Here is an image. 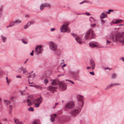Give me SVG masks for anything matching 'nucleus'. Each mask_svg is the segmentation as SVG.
<instances>
[{
    "instance_id": "19",
    "label": "nucleus",
    "mask_w": 124,
    "mask_h": 124,
    "mask_svg": "<svg viewBox=\"0 0 124 124\" xmlns=\"http://www.w3.org/2000/svg\"><path fill=\"white\" fill-rule=\"evenodd\" d=\"M14 121L15 123L16 124H23V122L22 121H19L17 119H15Z\"/></svg>"
},
{
    "instance_id": "63",
    "label": "nucleus",
    "mask_w": 124,
    "mask_h": 124,
    "mask_svg": "<svg viewBox=\"0 0 124 124\" xmlns=\"http://www.w3.org/2000/svg\"><path fill=\"white\" fill-rule=\"evenodd\" d=\"M67 64H64L63 65H62V67H65V66Z\"/></svg>"
},
{
    "instance_id": "55",
    "label": "nucleus",
    "mask_w": 124,
    "mask_h": 124,
    "mask_svg": "<svg viewBox=\"0 0 124 124\" xmlns=\"http://www.w3.org/2000/svg\"><path fill=\"white\" fill-rule=\"evenodd\" d=\"M109 85V86H110L109 87H110V88L112 86H113V84H112L110 85Z\"/></svg>"
},
{
    "instance_id": "5",
    "label": "nucleus",
    "mask_w": 124,
    "mask_h": 124,
    "mask_svg": "<svg viewBox=\"0 0 124 124\" xmlns=\"http://www.w3.org/2000/svg\"><path fill=\"white\" fill-rule=\"evenodd\" d=\"M74 106V103L72 101H70L68 102L65 106L66 108L70 109L73 108Z\"/></svg>"
},
{
    "instance_id": "47",
    "label": "nucleus",
    "mask_w": 124,
    "mask_h": 124,
    "mask_svg": "<svg viewBox=\"0 0 124 124\" xmlns=\"http://www.w3.org/2000/svg\"><path fill=\"white\" fill-rule=\"evenodd\" d=\"M84 14H86V15H87L88 16H89L90 15V14L88 12H86Z\"/></svg>"
},
{
    "instance_id": "49",
    "label": "nucleus",
    "mask_w": 124,
    "mask_h": 124,
    "mask_svg": "<svg viewBox=\"0 0 124 124\" xmlns=\"http://www.w3.org/2000/svg\"><path fill=\"white\" fill-rule=\"evenodd\" d=\"M55 30V28H52L51 29V31H53Z\"/></svg>"
},
{
    "instance_id": "23",
    "label": "nucleus",
    "mask_w": 124,
    "mask_h": 124,
    "mask_svg": "<svg viewBox=\"0 0 124 124\" xmlns=\"http://www.w3.org/2000/svg\"><path fill=\"white\" fill-rule=\"evenodd\" d=\"M1 40L3 41V42H5L7 38L3 36H1Z\"/></svg>"
},
{
    "instance_id": "45",
    "label": "nucleus",
    "mask_w": 124,
    "mask_h": 124,
    "mask_svg": "<svg viewBox=\"0 0 124 124\" xmlns=\"http://www.w3.org/2000/svg\"><path fill=\"white\" fill-rule=\"evenodd\" d=\"M23 71V73H25L27 72V70L25 68H24Z\"/></svg>"
},
{
    "instance_id": "29",
    "label": "nucleus",
    "mask_w": 124,
    "mask_h": 124,
    "mask_svg": "<svg viewBox=\"0 0 124 124\" xmlns=\"http://www.w3.org/2000/svg\"><path fill=\"white\" fill-rule=\"evenodd\" d=\"M44 6V5L43 3L40 6V10L42 11L45 8Z\"/></svg>"
},
{
    "instance_id": "16",
    "label": "nucleus",
    "mask_w": 124,
    "mask_h": 124,
    "mask_svg": "<svg viewBox=\"0 0 124 124\" xmlns=\"http://www.w3.org/2000/svg\"><path fill=\"white\" fill-rule=\"evenodd\" d=\"M43 85H42L39 84L38 85H35V88H36L41 89L43 87Z\"/></svg>"
},
{
    "instance_id": "24",
    "label": "nucleus",
    "mask_w": 124,
    "mask_h": 124,
    "mask_svg": "<svg viewBox=\"0 0 124 124\" xmlns=\"http://www.w3.org/2000/svg\"><path fill=\"white\" fill-rule=\"evenodd\" d=\"M79 98L78 99V101L80 102H82L83 100L82 98H83V96L81 95H79Z\"/></svg>"
},
{
    "instance_id": "20",
    "label": "nucleus",
    "mask_w": 124,
    "mask_h": 124,
    "mask_svg": "<svg viewBox=\"0 0 124 124\" xmlns=\"http://www.w3.org/2000/svg\"><path fill=\"white\" fill-rule=\"evenodd\" d=\"M3 7L1 6L0 7V18H1L2 15V10Z\"/></svg>"
},
{
    "instance_id": "22",
    "label": "nucleus",
    "mask_w": 124,
    "mask_h": 124,
    "mask_svg": "<svg viewBox=\"0 0 124 124\" xmlns=\"http://www.w3.org/2000/svg\"><path fill=\"white\" fill-rule=\"evenodd\" d=\"M32 100H31L29 99H27V104L29 106H31L32 104Z\"/></svg>"
},
{
    "instance_id": "42",
    "label": "nucleus",
    "mask_w": 124,
    "mask_h": 124,
    "mask_svg": "<svg viewBox=\"0 0 124 124\" xmlns=\"http://www.w3.org/2000/svg\"><path fill=\"white\" fill-rule=\"evenodd\" d=\"M113 86H114L116 85H120V83H115L113 84Z\"/></svg>"
},
{
    "instance_id": "25",
    "label": "nucleus",
    "mask_w": 124,
    "mask_h": 124,
    "mask_svg": "<svg viewBox=\"0 0 124 124\" xmlns=\"http://www.w3.org/2000/svg\"><path fill=\"white\" fill-rule=\"evenodd\" d=\"M4 102L5 103L6 105L9 104H10L11 103V101H10L7 100H4Z\"/></svg>"
},
{
    "instance_id": "3",
    "label": "nucleus",
    "mask_w": 124,
    "mask_h": 124,
    "mask_svg": "<svg viewBox=\"0 0 124 124\" xmlns=\"http://www.w3.org/2000/svg\"><path fill=\"white\" fill-rule=\"evenodd\" d=\"M50 49L53 51L58 50L57 49V46L56 43L53 42H50L49 43Z\"/></svg>"
},
{
    "instance_id": "40",
    "label": "nucleus",
    "mask_w": 124,
    "mask_h": 124,
    "mask_svg": "<svg viewBox=\"0 0 124 124\" xmlns=\"http://www.w3.org/2000/svg\"><path fill=\"white\" fill-rule=\"evenodd\" d=\"M6 80H7V82L8 84V85H9L10 82V81L8 80L7 77L6 78Z\"/></svg>"
},
{
    "instance_id": "26",
    "label": "nucleus",
    "mask_w": 124,
    "mask_h": 124,
    "mask_svg": "<svg viewBox=\"0 0 124 124\" xmlns=\"http://www.w3.org/2000/svg\"><path fill=\"white\" fill-rule=\"evenodd\" d=\"M48 89L50 90H54L55 89V87L50 86L48 87Z\"/></svg>"
},
{
    "instance_id": "50",
    "label": "nucleus",
    "mask_w": 124,
    "mask_h": 124,
    "mask_svg": "<svg viewBox=\"0 0 124 124\" xmlns=\"http://www.w3.org/2000/svg\"><path fill=\"white\" fill-rule=\"evenodd\" d=\"M95 25H96V24L95 23H94V24H91L90 26H91L92 27H94V26H95Z\"/></svg>"
},
{
    "instance_id": "39",
    "label": "nucleus",
    "mask_w": 124,
    "mask_h": 124,
    "mask_svg": "<svg viewBox=\"0 0 124 124\" xmlns=\"http://www.w3.org/2000/svg\"><path fill=\"white\" fill-rule=\"evenodd\" d=\"M14 25V23L12 21L10 22V24L9 25V27L13 26Z\"/></svg>"
},
{
    "instance_id": "57",
    "label": "nucleus",
    "mask_w": 124,
    "mask_h": 124,
    "mask_svg": "<svg viewBox=\"0 0 124 124\" xmlns=\"http://www.w3.org/2000/svg\"><path fill=\"white\" fill-rule=\"evenodd\" d=\"M108 11H109L110 12H112L113 11V10L109 9L108 10Z\"/></svg>"
},
{
    "instance_id": "43",
    "label": "nucleus",
    "mask_w": 124,
    "mask_h": 124,
    "mask_svg": "<svg viewBox=\"0 0 124 124\" xmlns=\"http://www.w3.org/2000/svg\"><path fill=\"white\" fill-rule=\"evenodd\" d=\"M66 81H68L70 82V83H71L72 84H74V82H73L72 81L70 80L66 79Z\"/></svg>"
},
{
    "instance_id": "46",
    "label": "nucleus",
    "mask_w": 124,
    "mask_h": 124,
    "mask_svg": "<svg viewBox=\"0 0 124 124\" xmlns=\"http://www.w3.org/2000/svg\"><path fill=\"white\" fill-rule=\"evenodd\" d=\"M89 73L91 75H94V73L93 71L90 72Z\"/></svg>"
},
{
    "instance_id": "11",
    "label": "nucleus",
    "mask_w": 124,
    "mask_h": 124,
    "mask_svg": "<svg viewBox=\"0 0 124 124\" xmlns=\"http://www.w3.org/2000/svg\"><path fill=\"white\" fill-rule=\"evenodd\" d=\"M51 81H52L51 84L54 85H56L58 84L60 82L59 80H57L52 79L51 80Z\"/></svg>"
},
{
    "instance_id": "44",
    "label": "nucleus",
    "mask_w": 124,
    "mask_h": 124,
    "mask_svg": "<svg viewBox=\"0 0 124 124\" xmlns=\"http://www.w3.org/2000/svg\"><path fill=\"white\" fill-rule=\"evenodd\" d=\"M101 21L102 24H103L105 23V21H106V20H103L101 19Z\"/></svg>"
},
{
    "instance_id": "7",
    "label": "nucleus",
    "mask_w": 124,
    "mask_h": 124,
    "mask_svg": "<svg viewBox=\"0 0 124 124\" xmlns=\"http://www.w3.org/2000/svg\"><path fill=\"white\" fill-rule=\"evenodd\" d=\"M69 24V22H65L62 25V32H66L67 31H70V30L68 29V26Z\"/></svg>"
},
{
    "instance_id": "2",
    "label": "nucleus",
    "mask_w": 124,
    "mask_h": 124,
    "mask_svg": "<svg viewBox=\"0 0 124 124\" xmlns=\"http://www.w3.org/2000/svg\"><path fill=\"white\" fill-rule=\"evenodd\" d=\"M95 36L93 30L91 29H89L85 34V38L86 39H91L95 38Z\"/></svg>"
},
{
    "instance_id": "41",
    "label": "nucleus",
    "mask_w": 124,
    "mask_h": 124,
    "mask_svg": "<svg viewBox=\"0 0 124 124\" xmlns=\"http://www.w3.org/2000/svg\"><path fill=\"white\" fill-rule=\"evenodd\" d=\"M35 23V21H32L31 22H28L29 23L30 25V26L31 25L33 24L34 23Z\"/></svg>"
},
{
    "instance_id": "61",
    "label": "nucleus",
    "mask_w": 124,
    "mask_h": 124,
    "mask_svg": "<svg viewBox=\"0 0 124 124\" xmlns=\"http://www.w3.org/2000/svg\"><path fill=\"white\" fill-rule=\"evenodd\" d=\"M35 86V85H30V86H31V87H35V86Z\"/></svg>"
},
{
    "instance_id": "51",
    "label": "nucleus",
    "mask_w": 124,
    "mask_h": 124,
    "mask_svg": "<svg viewBox=\"0 0 124 124\" xmlns=\"http://www.w3.org/2000/svg\"><path fill=\"white\" fill-rule=\"evenodd\" d=\"M86 2L85 1V0L84 1H82L79 4H82L83 3H84V2Z\"/></svg>"
},
{
    "instance_id": "48",
    "label": "nucleus",
    "mask_w": 124,
    "mask_h": 124,
    "mask_svg": "<svg viewBox=\"0 0 124 124\" xmlns=\"http://www.w3.org/2000/svg\"><path fill=\"white\" fill-rule=\"evenodd\" d=\"M109 86H109V85H108L107 86V87H106V88H105V90H107L108 89H109V88H110V87Z\"/></svg>"
},
{
    "instance_id": "58",
    "label": "nucleus",
    "mask_w": 124,
    "mask_h": 124,
    "mask_svg": "<svg viewBox=\"0 0 124 124\" xmlns=\"http://www.w3.org/2000/svg\"><path fill=\"white\" fill-rule=\"evenodd\" d=\"M30 55L31 56L33 55V53L31 52L30 54Z\"/></svg>"
},
{
    "instance_id": "13",
    "label": "nucleus",
    "mask_w": 124,
    "mask_h": 124,
    "mask_svg": "<svg viewBox=\"0 0 124 124\" xmlns=\"http://www.w3.org/2000/svg\"><path fill=\"white\" fill-rule=\"evenodd\" d=\"M57 116V115L55 114L51 115L50 116V120L52 122H54V118Z\"/></svg>"
},
{
    "instance_id": "10",
    "label": "nucleus",
    "mask_w": 124,
    "mask_h": 124,
    "mask_svg": "<svg viewBox=\"0 0 124 124\" xmlns=\"http://www.w3.org/2000/svg\"><path fill=\"white\" fill-rule=\"evenodd\" d=\"M42 101L43 100L42 97H40L39 98L34 100V102L38 104L39 103L40 104L42 102Z\"/></svg>"
},
{
    "instance_id": "54",
    "label": "nucleus",
    "mask_w": 124,
    "mask_h": 124,
    "mask_svg": "<svg viewBox=\"0 0 124 124\" xmlns=\"http://www.w3.org/2000/svg\"><path fill=\"white\" fill-rule=\"evenodd\" d=\"M16 77L18 78H21V76L20 75H17L16 76Z\"/></svg>"
},
{
    "instance_id": "32",
    "label": "nucleus",
    "mask_w": 124,
    "mask_h": 124,
    "mask_svg": "<svg viewBox=\"0 0 124 124\" xmlns=\"http://www.w3.org/2000/svg\"><path fill=\"white\" fill-rule=\"evenodd\" d=\"M24 68L22 67H21L18 69V71L19 72L21 73L22 71H23Z\"/></svg>"
},
{
    "instance_id": "59",
    "label": "nucleus",
    "mask_w": 124,
    "mask_h": 124,
    "mask_svg": "<svg viewBox=\"0 0 124 124\" xmlns=\"http://www.w3.org/2000/svg\"><path fill=\"white\" fill-rule=\"evenodd\" d=\"M121 59L124 62V57H122L121 58Z\"/></svg>"
},
{
    "instance_id": "37",
    "label": "nucleus",
    "mask_w": 124,
    "mask_h": 124,
    "mask_svg": "<svg viewBox=\"0 0 124 124\" xmlns=\"http://www.w3.org/2000/svg\"><path fill=\"white\" fill-rule=\"evenodd\" d=\"M28 110L29 111H33L34 110V109L32 107H30L28 108Z\"/></svg>"
},
{
    "instance_id": "1",
    "label": "nucleus",
    "mask_w": 124,
    "mask_h": 124,
    "mask_svg": "<svg viewBox=\"0 0 124 124\" xmlns=\"http://www.w3.org/2000/svg\"><path fill=\"white\" fill-rule=\"evenodd\" d=\"M108 39H112L114 42L118 41L120 43L124 44V32L117 33L114 36H113L112 34H110Z\"/></svg>"
},
{
    "instance_id": "21",
    "label": "nucleus",
    "mask_w": 124,
    "mask_h": 124,
    "mask_svg": "<svg viewBox=\"0 0 124 124\" xmlns=\"http://www.w3.org/2000/svg\"><path fill=\"white\" fill-rule=\"evenodd\" d=\"M35 75L34 73H33V74H30L29 75L28 77V81H29V79L31 78H33L35 77Z\"/></svg>"
},
{
    "instance_id": "36",
    "label": "nucleus",
    "mask_w": 124,
    "mask_h": 124,
    "mask_svg": "<svg viewBox=\"0 0 124 124\" xmlns=\"http://www.w3.org/2000/svg\"><path fill=\"white\" fill-rule=\"evenodd\" d=\"M32 124H39V123L37 121L35 120L32 122Z\"/></svg>"
},
{
    "instance_id": "8",
    "label": "nucleus",
    "mask_w": 124,
    "mask_h": 124,
    "mask_svg": "<svg viewBox=\"0 0 124 124\" xmlns=\"http://www.w3.org/2000/svg\"><path fill=\"white\" fill-rule=\"evenodd\" d=\"M71 34L75 38L77 42L80 44H81L82 43V42L81 41V39L79 37L73 33H71Z\"/></svg>"
},
{
    "instance_id": "52",
    "label": "nucleus",
    "mask_w": 124,
    "mask_h": 124,
    "mask_svg": "<svg viewBox=\"0 0 124 124\" xmlns=\"http://www.w3.org/2000/svg\"><path fill=\"white\" fill-rule=\"evenodd\" d=\"M106 43L107 44H109L111 43V41L108 40H107Z\"/></svg>"
},
{
    "instance_id": "14",
    "label": "nucleus",
    "mask_w": 124,
    "mask_h": 124,
    "mask_svg": "<svg viewBox=\"0 0 124 124\" xmlns=\"http://www.w3.org/2000/svg\"><path fill=\"white\" fill-rule=\"evenodd\" d=\"M12 21L14 23V25L15 24L20 23H21V21L20 20L17 19L15 20L14 21Z\"/></svg>"
},
{
    "instance_id": "18",
    "label": "nucleus",
    "mask_w": 124,
    "mask_h": 124,
    "mask_svg": "<svg viewBox=\"0 0 124 124\" xmlns=\"http://www.w3.org/2000/svg\"><path fill=\"white\" fill-rule=\"evenodd\" d=\"M44 5V6L45 7L48 8H50L51 7V5L48 3H43Z\"/></svg>"
},
{
    "instance_id": "62",
    "label": "nucleus",
    "mask_w": 124,
    "mask_h": 124,
    "mask_svg": "<svg viewBox=\"0 0 124 124\" xmlns=\"http://www.w3.org/2000/svg\"><path fill=\"white\" fill-rule=\"evenodd\" d=\"M109 69L110 70L111 69H109V68L108 67H106L105 68V70H106V69Z\"/></svg>"
},
{
    "instance_id": "56",
    "label": "nucleus",
    "mask_w": 124,
    "mask_h": 124,
    "mask_svg": "<svg viewBox=\"0 0 124 124\" xmlns=\"http://www.w3.org/2000/svg\"><path fill=\"white\" fill-rule=\"evenodd\" d=\"M60 30L61 32H62V26H61L60 27Z\"/></svg>"
},
{
    "instance_id": "15",
    "label": "nucleus",
    "mask_w": 124,
    "mask_h": 124,
    "mask_svg": "<svg viewBox=\"0 0 124 124\" xmlns=\"http://www.w3.org/2000/svg\"><path fill=\"white\" fill-rule=\"evenodd\" d=\"M22 42L24 44H26L27 43V40L25 37H23L22 39Z\"/></svg>"
},
{
    "instance_id": "6",
    "label": "nucleus",
    "mask_w": 124,
    "mask_h": 124,
    "mask_svg": "<svg viewBox=\"0 0 124 124\" xmlns=\"http://www.w3.org/2000/svg\"><path fill=\"white\" fill-rule=\"evenodd\" d=\"M43 51V48L41 46H38L35 48V52L37 55L41 53Z\"/></svg>"
},
{
    "instance_id": "35",
    "label": "nucleus",
    "mask_w": 124,
    "mask_h": 124,
    "mask_svg": "<svg viewBox=\"0 0 124 124\" xmlns=\"http://www.w3.org/2000/svg\"><path fill=\"white\" fill-rule=\"evenodd\" d=\"M116 75L115 73H113L111 76V78L113 79H114L116 78Z\"/></svg>"
},
{
    "instance_id": "60",
    "label": "nucleus",
    "mask_w": 124,
    "mask_h": 124,
    "mask_svg": "<svg viewBox=\"0 0 124 124\" xmlns=\"http://www.w3.org/2000/svg\"><path fill=\"white\" fill-rule=\"evenodd\" d=\"M105 12L107 13H108V14H109L110 13V12L108 11V12Z\"/></svg>"
},
{
    "instance_id": "53",
    "label": "nucleus",
    "mask_w": 124,
    "mask_h": 124,
    "mask_svg": "<svg viewBox=\"0 0 124 124\" xmlns=\"http://www.w3.org/2000/svg\"><path fill=\"white\" fill-rule=\"evenodd\" d=\"M44 82L45 83H47L48 82V80L47 79H45L44 80Z\"/></svg>"
},
{
    "instance_id": "31",
    "label": "nucleus",
    "mask_w": 124,
    "mask_h": 124,
    "mask_svg": "<svg viewBox=\"0 0 124 124\" xmlns=\"http://www.w3.org/2000/svg\"><path fill=\"white\" fill-rule=\"evenodd\" d=\"M89 20L92 23L95 21V20L94 19L92 16H91L90 17Z\"/></svg>"
},
{
    "instance_id": "12",
    "label": "nucleus",
    "mask_w": 124,
    "mask_h": 124,
    "mask_svg": "<svg viewBox=\"0 0 124 124\" xmlns=\"http://www.w3.org/2000/svg\"><path fill=\"white\" fill-rule=\"evenodd\" d=\"M90 62L91 65L92 66V69H94L95 68V65L94 61L93 59H91L90 60Z\"/></svg>"
},
{
    "instance_id": "64",
    "label": "nucleus",
    "mask_w": 124,
    "mask_h": 124,
    "mask_svg": "<svg viewBox=\"0 0 124 124\" xmlns=\"http://www.w3.org/2000/svg\"><path fill=\"white\" fill-rule=\"evenodd\" d=\"M91 68V67H87V69H90Z\"/></svg>"
},
{
    "instance_id": "27",
    "label": "nucleus",
    "mask_w": 124,
    "mask_h": 124,
    "mask_svg": "<svg viewBox=\"0 0 124 124\" xmlns=\"http://www.w3.org/2000/svg\"><path fill=\"white\" fill-rule=\"evenodd\" d=\"M62 91L64 90L67 89L66 85L62 83Z\"/></svg>"
},
{
    "instance_id": "38",
    "label": "nucleus",
    "mask_w": 124,
    "mask_h": 124,
    "mask_svg": "<svg viewBox=\"0 0 124 124\" xmlns=\"http://www.w3.org/2000/svg\"><path fill=\"white\" fill-rule=\"evenodd\" d=\"M56 54L57 55V57H59V56L60 55V51H58L56 53Z\"/></svg>"
},
{
    "instance_id": "4",
    "label": "nucleus",
    "mask_w": 124,
    "mask_h": 124,
    "mask_svg": "<svg viewBox=\"0 0 124 124\" xmlns=\"http://www.w3.org/2000/svg\"><path fill=\"white\" fill-rule=\"evenodd\" d=\"M80 111V109H75L70 112V114L71 116L74 117L78 114Z\"/></svg>"
},
{
    "instance_id": "33",
    "label": "nucleus",
    "mask_w": 124,
    "mask_h": 124,
    "mask_svg": "<svg viewBox=\"0 0 124 124\" xmlns=\"http://www.w3.org/2000/svg\"><path fill=\"white\" fill-rule=\"evenodd\" d=\"M30 26L29 23H28L27 24L25 25L24 26V29H26L29 27Z\"/></svg>"
},
{
    "instance_id": "34",
    "label": "nucleus",
    "mask_w": 124,
    "mask_h": 124,
    "mask_svg": "<svg viewBox=\"0 0 124 124\" xmlns=\"http://www.w3.org/2000/svg\"><path fill=\"white\" fill-rule=\"evenodd\" d=\"M34 104L35 105V106L36 108H38L39 106V105L40 104L39 103H36L34 102Z\"/></svg>"
},
{
    "instance_id": "28",
    "label": "nucleus",
    "mask_w": 124,
    "mask_h": 124,
    "mask_svg": "<svg viewBox=\"0 0 124 124\" xmlns=\"http://www.w3.org/2000/svg\"><path fill=\"white\" fill-rule=\"evenodd\" d=\"M12 107L13 106L12 105H9V113L11 114L12 112Z\"/></svg>"
},
{
    "instance_id": "9",
    "label": "nucleus",
    "mask_w": 124,
    "mask_h": 124,
    "mask_svg": "<svg viewBox=\"0 0 124 124\" xmlns=\"http://www.w3.org/2000/svg\"><path fill=\"white\" fill-rule=\"evenodd\" d=\"M97 43L96 42H90L89 43V46L91 48H93L95 47L98 46L97 44Z\"/></svg>"
},
{
    "instance_id": "17",
    "label": "nucleus",
    "mask_w": 124,
    "mask_h": 124,
    "mask_svg": "<svg viewBox=\"0 0 124 124\" xmlns=\"http://www.w3.org/2000/svg\"><path fill=\"white\" fill-rule=\"evenodd\" d=\"M107 17V15L106 14H105L104 12L102 13L100 15V19L104 18L105 17Z\"/></svg>"
},
{
    "instance_id": "30",
    "label": "nucleus",
    "mask_w": 124,
    "mask_h": 124,
    "mask_svg": "<svg viewBox=\"0 0 124 124\" xmlns=\"http://www.w3.org/2000/svg\"><path fill=\"white\" fill-rule=\"evenodd\" d=\"M122 22V20L121 19H119L116 20L115 22H113L114 23H117Z\"/></svg>"
}]
</instances>
